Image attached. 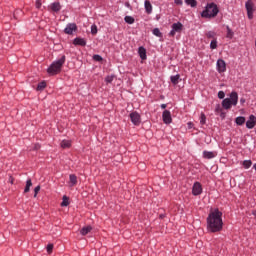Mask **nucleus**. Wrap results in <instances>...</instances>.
Returning <instances> with one entry per match:
<instances>
[{
    "label": "nucleus",
    "instance_id": "f257e3e1",
    "mask_svg": "<svg viewBox=\"0 0 256 256\" xmlns=\"http://www.w3.org/2000/svg\"><path fill=\"white\" fill-rule=\"evenodd\" d=\"M223 213L219 209L210 212L207 218V229L210 233H219L223 229Z\"/></svg>",
    "mask_w": 256,
    "mask_h": 256
},
{
    "label": "nucleus",
    "instance_id": "f03ea898",
    "mask_svg": "<svg viewBox=\"0 0 256 256\" xmlns=\"http://www.w3.org/2000/svg\"><path fill=\"white\" fill-rule=\"evenodd\" d=\"M219 14V7H217V4L215 3H208L206 5V8L201 13V17H204L205 19H213V17H217Z\"/></svg>",
    "mask_w": 256,
    "mask_h": 256
},
{
    "label": "nucleus",
    "instance_id": "7ed1b4c3",
    "mask_svg": "<svg viewBox=\"0 0 256 256\" xmlns=\"http://www.w3.org/2000/svg\"><path fill=\"white\" fill-rule=\"evenodd\" d=\"M63 65H65V55H62L59 60L53 62L47 69V73L49 75H57L61 73Z\"/></svg>",
    "mask_w": 256,
    "mask_h": 256
},
{
    "label": "nucleus",
    "instance_id": "20e7f679",
    "mask_svg": "<svg viewBox=\"0 0 256 256\" xmlns=\"http://www.w3.org/2000/svg\"><path fill=\"white\" fill-rule=\"evenodd\" d=\"M239 101V95L237 94V92H232L230 94V98H225L222 101V107L226 110L231 109V107L236 106L237 103Z\"/></svg>",
    "mask_w": 256,
    "mask_h": 256
},
{
    "label": "nucleus",
    "instance_id": "39448f33",
    "mask_svg": "<svg viewBox=\"0 0 256 256\" xmlns=\"http://www.w3.org/2000/svg\"><path fill=\"white\" fill-rule=\"evenodd\" d=\"M245 7H246L248 19H253V13L255 11V9L253 8L255 7V4H253V0H248L245 3Z\"/></svg>",
    "mask_w": 256,
    "mask_h": 256
},
{
    "label": "nucleus",
    "instance_id": "423d86ee",
    "mask_svg": "<svg viewBox=\"0 0 256 256\" xmlns=\"http://www.w3.org/2000/svg\"><path fill=\"white\" fill-rule=\"evenodd\" d=\"M183 31V24L181 22H177L172 24V30L170 31V37H175V33H181Z\"/></svg>",
    "mask_w": 256,
    "mask_h": 256
},
{
    "label": "nucleus",
    "instance_id": "0eeeda50",
    "mask_svg": "<svg viewBox=\"0 0 256 256\" xmlns=\"http://www.w3.org/2000/svg\"><path fill=\"white\" fill-rule=\"evenodd\" d=\"M203 193V186L199 182H195L192 187V195L197 197V195H201Z\"/></svg>",
    "mask_w": 256,
    "mask_h": 256
},
{
    "label": "nucleus",
    "instance_id": "6e6552de",
    "mask_svg": "<svg viewBox=\"0 0 256 256\" xmlns=\"http://www.w3.org/2000/svg\"><path fill=\"white\" fill-rule=\"evenodd\" d=\"M162 119L166 125H170V123L173 122V118L171 117V111L164 110L162 113Z\"/></svg>",
    "mask_w": 256,
    "mask_h": 256
},
{
    "label": "nucleus",
    "instance_id": "1a4fd4ad",
    "mask_svg": "<svg viewBox=\"0 0 256 256\" xmlns=\"http://www.w3.org/2000/svg\"><path fill=\"white\" fill-rule=\"evenodd\" d=\"M130 119L133 125H140L141 124V115L137 112L130 113Z\"/></svg>",
    "mask_w": 256,
    "mask_h": 256
},
{
    "label": "nucleus",
    "instance_id": "9d476101",
    "mask_svg": "<svg viewBox=\"0 0 256 256\" xmlns=\"http://www.w3.org/2000/svg\"><path fill=\"white\" fill-rule=\"evenodd\" d=\"M217 69L219 73H225L227 71V64L225 63V60L218 59Z\"/></svg>",
    "mask_w": 256,
    "mask_h": 256
},
{
    "label": "nucleus",
    "instance_id": "9b49d317",
    "mask_svg": "<svg viewBox=\"0 0 256 256\" xmlns=\"http://www.w3.org/2000/svg\"><path fill=\"white\" fill-rule=\"evenodd\" d=\"M73 31H77V24L75 23L68 24L64 29V33H66V35H73Z\"/></svg>",
    "mask_w": 256,
    "mask_h": 256
},
{
    "label": "nucleus",
    "instance_id": "f8f14e48",
    "mask_svg": "<svg viewBox=\"0 0 256 256\" xmlns=\"http://www.w3.org/2000/svg\"><path fill=\"white\" fill-rule=\"evenodd\" d=\"M256 125V117L255 115H250L249 120L246 122L247 129H253Z\"/></svg>",
    "mask_w": 256,
    "mask_h": 256
},
{
    "label": "nucleus",
    "instance_id": "ddd939ff",
    "mask_svg": "<svg viewBox=\"0 0 256 256\" xmlns=\"http://www.w3.org/2000/svg\"><path fill=\"white\" fill-rule=\"evenodd\" d=\"M73 45H79L80 47H85V45H87V41H85V39L83 38H75L73 40Z\"/></svg>",
    "mask_w": 256,
    "mask_h": 256
},
{
    "label": "nucleus",
    "instance_id": "4468645a",
    "mask_svg": "<svg viewBox=\"0 0 256 256\" xmlns=\"http://www.w3.org/2000/svg\"><path fill=\"white\" fill-rule=\"evenodd\" d=\"M145 11L148 15H151L153 13V5H151V2L149 0H146L144 2Z\"/></svg>",
    "mask_w": 256,
    "mask_h": 256
},
{
    "label": "nucleus",
    "instance_id": "2eb2a0df",
    "mask_svg": "<svg viewBox=\"0 0 256 256\" xmlns=\"http://www.w3.org/2000/svg\"><path fill=\"white\" fill-rule=\"evenodd\" d=\"M50 9L54 11V13H59L61 11V3L59 2H54L50 5Z\"/></svg>",
    "mask_w": 256,
    "mask_h": 256
},
{
    "label": "nucleus",
    "instance_id": "dca6fc26",
    "mask_svg": "<svg viewBox=\"0 0 256 256\" xmlns=\"http://www.w3.org/2000/svg\"><path fill=\"white\" fill-rule=\"evenodd\" d=\"M203 157H204V159H214V157H217V153L216 152H209V151L205 150L203 152Z\"/></svg>",
    "mask_w": 256,
    "mask_h": 256
},
{
    "label": "nucleus",
    "instance_id": "f3484780",
    "mask_svg": "<svg viewBox=\"0 0 256 256\" xmlns=\"http://www.w3.org/2000/svg\"><path fill=\"white\" fill-rule=\"evenodd\" d=\"M138 53H139L140 59H142V60L147 59V50L144 47H142V46L139 47Z\"/></svg>",
    "mask_w": 256,
    "mask_h": 256
},
{
    "label": "nucleus",
    "instance_id": "a211bd4d",
    "mask_svg": "<svg viewBox=\"0 0 256 256\" xmlns=\"http://www.w3.org/2000/svg\"><path fill=\"white\" fill-rule=\"evenodd\" d=\"M91 231H93V227L91 226H85L80 230L81 235L85 236L88 235L89 233H91Z\"/></svg>",
    "mask_w": 256,
    "mask_h": 256
},
{
    "label": "nucleus",
    "instance_id": "6ab92c4d",
    "mask_svg": "<svg viewBox=\"0 0 256 256\" xmlns=\"http://www.w3.org/2000/svg\"><path fill=\"white\" fill-rule=\"evenodd\" d=\"M179 79H181V75L179 74L170 77V81L173 85H179Z\"/></svg>",
    "mask_w": 256,
    "mask_h": 256
},
{
    "label": "nucleus",
    "instance_id": "aec40b11",
    "mask_svg": "<svg viewBox=\"0 0 256 256\" xmlns=\"http://www.w3.org/2000/svg\"><path fill=\"white\" fill-rule=\"evenodd\" d=\"M31 187H33V182L31 181V178H29L26 181V186L24 188V193H29V191H31Z\"/></svg>",
    "mask_w": 256,
    "mask_h": 256
},
{
    "label": "nucleus",
    "instance_id": "412c9836",
    "mask_svg": "<svg viewBox=\"0 0 256 256\" xmlns=\"http://www.w3.org/2000/svg\"><path fill=\"white\" fill-rule=\"evenodd\" d=\"M69 179L71 187H75V185H77V176L75 174H70Z\"/></svg>",
    "mask_w": 256,
    "mask_h": 256
},
{
    "label": "nucleus",
    "instance_id": "4be33fe9",
    "mask_svg": "<svg viewBox=\"0 0 256 256\" xmlns=\"http://www.w3.org/2000/svg\"><path fill=\"white\" fill-rule=\"evenodd\" d=\"M62 149H69V147H71V141L69 140H63L61 143H60Z\"/></svg>",
    "mask_w": 256,
    "mask_h": 256
},
{
    "label": "nucleus",
    "instance_id": "5701e85b",
    "mask_svg": "<svg viewBox=\"0 0 256 256\" xmlns=\"http://www.w3.org/2000/svg\"><path fill=\"white\" fill-rule=\"evenodd\" d=\"M245 121H246V119L243 116L237 117L235 119L236 125H245Z\"/></svg>",
    "mask_w": 256,
    "mask_h": 256
},
{
    "label": "nucleus",
    "instance_id": "b1692460",
    "mask_svg": "<svg viewBox=\"0 0 256 256\" xmlns=\"http://www.w3.org/2000/svg\"><path fill=\"white\" fill-rule=\"evenodd\" d=\"M124 21L125 23H128V25H133V23H135V18H133V16H125Z\"/></svg>",
    "mask_w": 256,
    "mask_h": 256
},
{
    "label": "nucleus",
    "instance_id": "393cba45",
    "mask_svg": "<svg viewBox=\"0 0 256 256\" xmlns=\"http://www.w3.org/2000/svg\"><path fill=\"white\" fill-rule=\"evenodd\" d=\"M61 207H69V197L63 196L62 202H61Z\"/></svg>",
    "mask_w": 256,
    "mask_h": 256
},
{
    "label": "nucleus",
    "instance_id": "a878e982",
    "mask_svg": "<svg viewBox=\"0 0 256 256\" xmlns=\"http://www.w3.org/2000/svg\"><path fill=\"white\" fill-rule=\"evenodd\" d=\"M226 29H227V34H226L227 39H233V35H235L233 30H231L229 26H227Z\"/></svg>",
    "mask_w": 256,
    "mask_h": 256
},
{
    "label": "nucleus",
    "instance_id": "bb28decb",
    "mask_svg": "<svg viewBox=\"0 0 256 256\" xmlns=\"http://www.w3.org/2000/svg\"><path fill=\"white\" fill-rule=\"evenodd\" d=\"M45 87H47V82L45 81H42L38 84L36 90L37 91H43V89H45Z\"/></svg>",
    "mask_w": 256,
    "mask_h": 256
},
{
    "label": "nucleus",
    "instance_id": "cd10ccee",
    "mask_svg": "<svg viewBox=\"0 0 256 256\" xmlns=\"http://www.w3.org/2000/svg\"><path fill=\"white\" fill-rule=\"evenodd\" d=\"M253 165V162L251 160H244L243 161V167L244 169H249Z\"/></svg>",
    "mask_w": 256,
    "mask_h": 256
},
{
    "label": "nucleus",
    "instance_id": "c85d7f7f",
    "mask_svg": "<svg viewBox=\"0 0 256 256\" xmlns=\"http://www.w3.org/2000/svg\"><path fill=\"white\" fill-rule=\"evenodd\" d=\"M186 5H190V7H197V0H185Z\"/></svg>",
    "mask_w": 256,
    "mask_h": 256
},
{
    "label": "nucleus",
    "instance_id": "c756f323",
    "mask_svg": "<svg viewBox=\"0 0 256 256\" xmlns=\"http://www.w3.org/2000/svg\"><path fill=\"white\" fill-rule=\"evenodd\" d=\"M153 35H155L156 37H163V33H161V30H159V28H154L152 31Z\"/></svg>",
    "mask_w": 256,
    "mask_h": 256
},
{
    "label": "nucleus",
    "instance_id": "7c9ffc66",
    "mask_svg": "<svg viewBox=\"0 0 256 256\" xmlns=\"http://www.w3.org/2000/svg\"><path fill=\"white\" fill-rule=\"evenodd\" d=\"M206 121H207V117L205 116L204 113H201V115H200V123L202 125H205Z\"/></svg>",
    "mask_w": 256,
    "mask_h": 256
},
{
    "label": "nucleus",
    "instance_id": "2f4dec72",
    "mask_svg": "<svg viewBox=\"0 0 256 256\" xmlns=\"http://www.w3.org/2000/svg\"><path fill=\"white\" fill-rule=\"evenodd\" d=\"M210 49H217V39H213L210 43Z\"/></svg>",
    "mask_w": 256,
    "mask_h": 256
},
{
    "label": "nucleus",
    "instance_id": "473e14b6",
    "mask_svg": "<svg viewBox=\"0 0 256 256\" xmlns=\"http://www.w3.org/2000/svg\"><path fill=\"white\" fill-rule=\"evenodd\" d=\"M206 37H207L208 39H215V32L209 31V32L206 34Z\"/></svg>",
    "mask_w": 256,
    "mask_h": 256
},
{
    "label": "nucleus",
    "instance_id": "72a5a7b5",
    "mask_svg": "<svg viewBox=\"0 0 256 256\" xmlns=\"http://www.w3.org/2000/svg\"><path fill=\"white\" fill-rule=\"evenodd\" d=\"M40 191H41V186L40 185L36 186L34 188V197H37Z\"/></svg>",
    "mask_w": 256,
    "mask_h": 256
},
{
    "label": "nucleus",
    "instance_id": "f704fd0d",
    "mask_svg": "<svg viewBox=\"0 0 256 256\" xmlns=\"http://www.w3.org/2000/svg\"><path fill=\"white\" fill-rule=\"evenodd\" d=\"M93 60L94 61H103V57H101V55H99V54H95L94 56H93Z\"/></svg>",
    "mask_w": 256,
    "mask_h": 256
},
{
    "label": "nucleus",
    "instance_id": "c9c22d12",
    "mask_svg": "<svg viewBox=\"0 0 256 256\" xmlns=\"http://www.w3.org/2000/svg\"><path fill=\"white\" fill-rule=\"evenodd\" d=\"M91 33L93 35H97V25L94 24L91 26Z\"/></svg>",
    "mask_w": 256,
    "mask_h": 256
},
{
    "label": "nucleus",
    "instance_id": "e433bc0d",
    "mask_svg": "<svg viewBox=\"0 0 256 256\" xmlns=\"http://www.w3.org/2000/svg\"><path fill=\"white\" fill-rule=\"evenodd\" d=\"M113 79H115V76H107L105 78L106 83H113Z\"/></svg>",
    "mask_w": 256,
    "mask_h": 256
},
{
    "label": "nucleus",
    "instance_id": "4c0bfd02",
    "mask_svg": "<svg viewBox=\"0 0 256 256\" xmlns=\"http://www.w3.org/2000/svg\"><path fill=\"white\" fill-rule=\"evenodd\" d=\"M47 253H49V254L53 253V244L47 245Z\"/></svg>",
    "mask_w": 256,
    "mask_h": 256
},
{
    "label": "nucleus",
    "instance_id": "58836bf2",
    "mask_svg": "<svg viewBox=\"0 0 256 256\" xmlns=\"http://www.w3.org/2000/svg\"><path fill=\"white\" fill-rule=\"evenodd\" d=\"M218 99H225V92L219 91L218 92Z\"/></svg>",
    "mask_w": 256,
    "mask_h": 256
},
{
    "label": "nucleus",
    "instance_id": "ea45409f",
    "mask_svg": "<svg viewBox=\"0 0 256 256\" xmlns=\"http://www.w3.org/2000/svg\"><path fill=\"white\" fill-rule=\"evenodd\" d=\"M41 149V145L39 143L34 144L33 151H39Z\"/></svg>",
    "mask_w": 256,
    "mask_h": 256
},
{
    "label": "nucleus",
    "instance_id": "a19ab883",
    "mask_svg": "<svg viewBox=\"0 0 256 256\" xmlns=\"http://www.w3.org/2000/svg\"><path fill=\"white\" fill-rule=\"evenodd\" d=\"M19 14H21V10H19V9L15 10V11H14V14H13L14 19H17V16H18Z\"/></svg>",
    "mask_w": 256,
    "mask_h": 256
},
{
    "label": "nucleus",
    "instance_id": "79ce46f5",
    "mask_svg": "<svg viewBox=\"0 0 256 256\" xmlns=\"http://www.w3.org/2000/svg\"><path fill=\"white\" fill-rule=\"evenodd\" d=\"M216 113H221V111H223V109H221V105H217L215 108Z\"/></svg>",
    "mask_w": 256,
    "mask_h": 256
},
{
    "label": "nucleus",
    "instance_id": "37998d69",
    "mask_svg": "<svg viewBox=\"0 0 256 256\" xmlns=\"http://www.w3.org/2000/svg\"><path fill=\"white\" fill-rule=\"evenodd\" d=\"M36 9H41V0L36 1Z\"/></svg>",
    "mask_w": 256,
    "mask_h": 256
},
{
    "label": "nucleus",
    "instance_id": "c03bdc74",
    "mask_svg": "<svg viewBox=\"0 0 256 256\" xmlns=\"http://www.w3.org/2000/svg\"><path fill=\"white\" fill-rule=\"evenodd\" d=\"M176 5H183V0H174Z\"/></svg>",
    "mask_w": 256,
    "mask_h": 256
},
{
    "label": "nucleus",
    "instance_id": "a18cd8bd",
    "mask_svg": "<svg viewBox=\"0 0 256 256\" xmlns=\"http://www.w3.org/2000/svg\"><path fill=\"white\" fill-rule=\"evenodd\" d=\"M8 181L9 183H11V185H13L15 178H13V176H10Z\"/></svg>",
    "mask_w": 256,
    "mask_h": 256
},
{
    "label": "nucleus",
    "instance_id": "49530a36",
    "mask_svg": "<svg viewBox=\"0 0 256 256\" xmlns=\"http://www.w3.org/2000/svg\"><path fill=\"white\" fill-rule=\"evenodd\" d=\"M161 109H167V104H161Z\"/></svg>",
    "mask_w": 256,
    "mask_h": 256
},
{
    "label": "nucleus",
    "instance_id": "de8ad7c7",
    "mask_svg": "<svg viewBox=\"0 0 256 256\" xmlns=\"http://www.w3.org/2000/svg\"><path fill=\"white\" fill-rule=\"evenodd\" d=\"M125 7L131 8V4L129 2H126Z\"/></svg>",
    "mask_w": 256,
    "mask_h": 256
},
{
    "label": "nucleus",
    "instance_id": "09e8293b",
    "mask_svg": "<svg viewBox=\"0 0 256 256\" xmlns=\"http://www.w3.org/2000/svg\"><path fill=\"white\" fill-rule=\"evenodd\" d=\"M160 219H165V214H160Z\"/></svg>",
    "mask_w": 256,
    "mask_h": 256
},
{
    "label": "nucleus",
    "instance_id": "8fccbe9b",
    "mask_svg": "<svg viewBox=\"0 0 256 256\" xmlns=\"http://www.w3.org/2000/svg\"><path fill=\"white\" fill-rule=\"evenodd\" d=\"M240 103H245V99H244V98H241V99H240Z\"/></svg>",
    "mask_w": 256,
    "mask_h": 256
},
{
    "label": "nucleus",
    "instance_id": "3c124183",
    "mask_svg": "<svg viewBox=\"0 0 256 256\" xmlns=\"http://www.w3.org/2000/svg\"><path fill=\"white\" fill-rule=\"evenodd\" d=\"M222 118H225V114H223V113H221V115H220Z\"/></svg>",
    "mask_w": 256,
    "mask_h": 256
}]
</instances>
